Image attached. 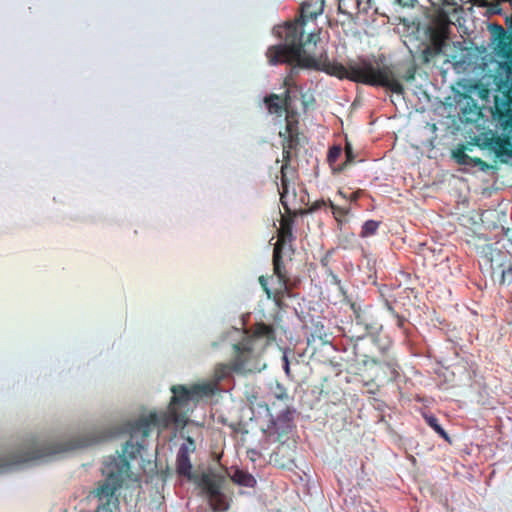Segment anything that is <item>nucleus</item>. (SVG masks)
<instances>
[{
  "mask_svg": "<svg viewBox=\"0 0 512 512\" xmlns=\"http://www.w3.org/2000/svg\"><path fill=\"white\" fill-rule=\"evenodd\" d=\"M332 280H333V283L336 284L341 291H343V288L341 286V280L338 278V276L336 275H332Z\"/></svg>",
  "mask_w": 512,
  "mask_h": 512,
  "instance_id": "29",
  "label": "nucleus"
},
{
  "mask_svg": "<svg viewBox=\"0 0 512 512\" xmlns=\"http://www.w3.org/2000/svg\"><path fill=\"white\" fill-rule=\"evenodd\" d=\"M384 306L385 308L387 309V311L392 315L394 316L397 312L395 311L393 305L388 301V300H385L384 302Z\"/></svg>",
  "mask_w": 512,
  "mask_h": 512,
  "instance_id": "26",
  "label": "nucleus"
},
{
  "mask_svg": "<svg viewBox=\"0 0 512 512\" xmlns=\"http://www.w3.org/2000/svg\"><path fill=\"white\" fill-rule=\"evenodd\" d=\"M351 308H352V310L354 311V313L356 314V320H357V322H358V321H359L360 316H359L358 310H357V308H356V304H355V303L351 304Z\"/></svg>",
  "mask_w": 512,
  "mask_h": 512,
  "instance_id": "30",
  "label": "nucleus"
},
{
  "mask_svg": "<svg viewBox=\"0 0 512 512\" xmlns=\"http://www.w3.org/2000/svg\"><path fill=\"white\" fill-rule=\"evenodd\" d=\"M324 0H306L301 6V16L295 22L278 25L273 28L274 35L280 39V43L270 46L266 51L270 65L292 64L303 58H307L308 66L321 70L340 79L346 78L356 83H362L373 87H382L392 93L402 95L404 87L397 79L392 65L386 63V57L382 54L361 56L357 60L349 61L347 65L331 63L325 52L317 59L310 55L309 45H316L319 39L314 32L308 34L303 41L304 25L306 20L315 19L322 14Z\"/></svg>",
  "mask_w": 512,
  "mask_h": 512,
  "instance_id": "1",
  "label": "nucleus"
},
{
  "mask_svg": "<svg viewBox=\"0 0 512 512\" xmlns=\"http://www.w3.org/2000/svg\"><path fill=\"white\" fill-rule=\"evenodd\" d=\"M273 340H275V329L264 322L257 323L251 331L231 327L222 333L218 340L213 341L211 346L213 349L231 347L235 354L232 364H217L212 380L201 384H214L216 393L222 390V386L233 385L234 373L245 374L262 371L266 364L263 362L261 354Z\"/></svg>",
  "mask_w": 512,
  "mask_h": 512,
  "instance_id": "2",
  "label": "nucleus"
},
{
  "mask_svg": "<svg viewBox=\"0 0 512 512\" xmlns=\"http://www.w3.org/2000/svg\"><path fill=\"white\" fill-rule=\"evenodd\" d=\"M424 419L429 427H431L442 439L451 443L452 440L445 429L440 425L438 418L434 414H424Z\"/></svg>",
  "mask_w": 512,
  "mask_h": 512,
  "instance_id": "13",
  "label": "nucleus"
},
{
  "mask_svg": "<svg viewBox=\"0 0 512 512\" xmlns=\"http://www.w3.org/2000/svg\"><path fill=\"white\" fill-rule=\"evenodd\" d=\"M497 28H498L501 32H504L503 27H501V26H497Z\"/></svg>",
  "mask_w": 512,
  "mask_h": 512,
  "instance_id": "36",
  "label": "nucleus"
},
{
  "mask_svg": "<svg viewBox=\"0 0 512 512\" xmlns=\"http://www.w3.org/2000/svg\"><path fill=\"white\" fill-rule=\"evenodd\" d=\"M300 68H301L300 66L291 67V69H290L291 75L296 74Z\"/></svg>",
  "mask_w": 512,
  "mask_h": 512,
  "instance_id": "31",
  "label": "nucleus"
},
{
  "mask_svg": "<svg viewBox=\"0 0 512 512\" xmlns=\"http://www.w3.org/2000/svg\"><path fill=\"white\" fill-rule=\"evenodd\" d=\"M248 455H259V452L255 449H250L248 450Z\"/></svg>",
  "mask_w": 512,
  "mask_h": 512,
  "instance_id": "33",
  "label": "nucleus"
},
{
  "mask_svg": "<svg viewBox=\"0 0 512 512\" xmlns=\"http://www.w3.org/2000/svg\"><path fill=\"white\" fill-rule=\"evenodd\" d=\"M417 0H411V2H416Z\"/></svg>",
  "mask_w": 512,
  "mask_h": 512,
  "instance_id": "37",
  "label": "nucleus"
},
{
  "mask_svg": "<svg viewBox=\"0 0 512 512\" xmlns=\"http://www.w3.org/2000/svg\"><path fill=\"white\" fill-rule=\"evenodd\" d=\"M172 397L167 410L150 413L157 428H168L172 424H186L194 406L202 399L215 394L214 384L197 383L191 387L174 385L171 387Z\"/></svg>",
  "mask_w": 512,
  "mask_h": 512,
  "instance_id": "4",
  "label": "nucleus"
},
{
  "mask_svg": "<svg viewBox=\"0 0 512 512\" xmlns=\"http://www.w3.org/2000/svg\"><path fill=\"white\" fill-rule=\"evenodd\" d=\"M282 367H283L285 373L287 375H289L290 374V362H289L288 355L286 352L282 356Z\"/></svg>",
  "mask_w": 512,
  "mask_h": 512,
  "instance_id": "24",
  "label": "nucleus"
},
{
  "mask_svg": "<svg viewBox=\"0 0 512 512\" xmlns=\"http://www.w3.org/2000/svg\"><path fill=\"white\" fill-rule=\"evenodd\" d=\"M338 9L343 14H349V12L346 10V1L345 0H339Z\"/></svg>",
  "mask_w": 512,
  "mask_h": 512,
  "instance_id": "27",
  "label": "nucleus"
},
{
  "mask_svg": "<svg viewBox=\"0 0 512 512\" xmlns=\"http://www.w3.org/2000/svg\"><path fill=\"white\" fill-rule=\"evenodd\" d=\"M229 477L238 486L254 488L257 485L256 478L248 471L239 467L232 468Z\"/></svg>",
  "mask_w": 512,
  "mask_h": 512,
  "instance_id": "10",
  "label": "nucleus"
},
{
  "mask_svg": "<svg viewBox=\"0 0 512 512\" xmlns=\"http://www.w3.org/2000/svg\"><path fill=\"white\" fill-rule=\"evenodd\" d=\"M202 489L206 494L207 498L219 496L222 491V482L218 479L204 476L202 478Z\"/></svg>",
  "mask_w": 512,
  "mask_h": 512,
  "instance_id": "12",
  "label": "nucleus"
},
{
  "mask_svg": "<svg viewBox=\"0 0 512 512\" xmlns=\"http://www.w3.org/2000/svg\"><path fill=\"white\" fill-rule=\"evenodd\" d=\"M327 206H329L333 210V213H335V210L337 209V207L331 201L326 202L323 199L315 201L311 206V211H318Z\"/></svg>",
  "mask_w": 512,
  "mask_h": 512,
  "instance_id": "20",
  "label": "nucleus"
},
{
  "mask_svg": "<svg viewBox=\"0 0 512 512\" xmlns=\"http://www.w3.org/2000/svg\"><path fill=\"white\" fill-rule=\"evenodd\" d=\"M295 414L296 409L291 406H287L286 409L279 412L277 416L270 414L267 427L268 437L272 441L276 442L279 441L282 436H286L291 433L295 427Z\"/></svg>",
  "mask_w": 512,
  "mask_h": 512,
  "instance_id": "8",
  "label": "nucleus"
},
{
  "mask_svg": "<svg viewBox=\"0 0 512 512\" xmlns=\"http://www.w3.org/2000/svg\"><path fill=\"white\" fill-rule=\"evenodd\" d=\"M342 153V148L339 145H333L329 148L327 154V161L330 165L336 163Z\"/></svg>",
  "mask_w": 512,
  "mask_h": 512,
  "instance_id": "18",
  "label": "nucleus"
},
{
  "mask_svg": "<svg viewBox=\"0 0 512 512\" xmlns=\"http://www.w3.org/2000/svg\"><path fill=\"white\" fill-rule=\"evenodd\" d=\"M281 202H282V205L287 209V205H286V203L284 201V197L283 196H281Z\"/></svg>",
  "mask_w": 512,
  "mask_h": 512,
  "instance_id": "34",
  "label": "nucleus"
},
{
  "mask_svg": "<svg viewBox=\"0 0 512 512\" xmlns=\"http://www.w3.org/2000/svg\"><path fill=\"white\" fill-rule=\"evenodd\" d=\"M264 103L270 113H277L281 109L279 97L276 94H270L264 98Z\"/></svg>",
  "mask_w": 512,
  "mask_h": 512,
  "instance_id": "17",
  "label": "nucleus"
},
{
  "mask_svg": "<svg viewBox=\"0 0 512 512\" xmlns=\"http://www.w3.org/2000/svg\"><path fill=\"white\" fill-rule=\"evenodd\" d=\"M506 60L500 64L498 88L501 96L495 97L494 118L501 129V136L493 138L491 144L501 162L512 164V46L501 48Z\"/></svg>",
  "mask_w": 512,
  "mask_h": 512,
  "instance_id": "3",
  "label": "nucleus"
},
{
  "mask_svg": "<svg viewBox=\"0 0 512 512\" xmlns=\"http://www.w3.org/2000/svg\"><path fill=\"white\" fill-rule=\"evenodd\" d=\"M103 479L92 491L98 501L96 512H115L119 510L118 492L130 475V464L124 457L109 456L103 463Z\"/></svg>",
  "mask_w": 512,
  "mask_h": 512,
  "instance_id": "5",
  "label": "nucleus"
},
{
  "mask_svg": "<svg viewBox=\"0 0 512 512\" xmlns=\"http://www.w3.org/2000/svg\"><path fill=\"white\" fill-rule=\"evenodd\" d=\"M157 427L150 415L143 416L131 424L130 439L123 447V455L127 461V457L135 459L146 445V438L150 435L152 428ZM116 456H120L117 454Z\"/></svg>",
  "mask_w": 512,
  "mask_h": 512,
  "instance_id": "6",
  "label": "nucleus"
},
{
  "mask_svg": "<svg viewBox=\"0 0 512 512\" xmlns=\"http://www.w3.org/2000/svg\"><path fill=\"white\" fill-rule=\"evenodd\" d=\"M452 157L457 164L466 168L478 167L480 170L484 171V167L486 166L485 162L481 159L470 157L462 148L454 150Z\"/></svg>",
  "mask_w": 512,
  "mask_h": 512,
  "instance_id": "11",
  "label": "nucleus"
},
{
  "mask_svg": "<svg viewBox=\"0 0 512 512\" xmlns=\"http://www.w3.org/2000/svg\"><path fill=\"white\" fill-rule=\"evenodd\" d=\"M380 224H381L380 221H376L373 219H369V220L365 221L361 226V231L359 233V236L361 238H368V237L374 236L377 233Z\"/></svg>",
  "mask_w": 512,
  "mask_h": 512,
  "instance_id": "15",
  "label": "nucleus"
},
{
  "mask_svg": "<svg viewBox=\"0 0 512 512\" xmlns=\"http://www.w3.org/2000/svg\"><path fill=\"white\" fill-rule=\"evenodd\" d=\"M285 85L290 86V80L289 79L285 80Z\"/></svg>",
  "mask_w": 512,
  "mask_h": 512,
  "instance_id": "35",
  "label": "nucleus"
},
{
  "mask_svg": "<svg viewBox=\"0 0 512 512\" xmlns=\"http://www.w3.org/2000/svg\"><path fill=\"white\" fill-rule=\"evenodd\" d=\"M277 389H278V391L275 392V397L278 400H288L289 396H288L286 390L284 389V387L281 386L280 384H278Z\"/></svg>",
  "mask_w": 512,
  "mask_h": 512,
  "instance_id": "23",
  "label": "nucleus"
},
{
  "mask_svg": "<svg viewBox=\"0 0 512 512\" xmlns=\"http://www.w3.org/2000/svg\"><path fill=\"white\" fill-rule=\"evenodd\" d=\"M181 437L185 439V442H183L181 445H185L188 448V451L194 452L196 449L195 440L190 436L184 437L181 435Z\"/></svg>",
  "mask_w": 512,
  "mask_h": 512,
  "instance_id": "22",
  "label": "nucleus"
},
{
  "mask_svg": "<svg viewBox=\"0 0 512 512\" xmlns=\"http://www.w3.org/2000/svg\"><path fill=\"white\" fill-rule=\"evenodd\" d=\"M393 317L396 319L397 327L400 328V329H403L404 328V324L407 321L406 318L404 316H401L398 313H396Z\"/></svg>",
  "mask_w": 512,
  "mask_h": 512,
  "instance_id": "25",
  "label": "nucleus"
},
{
  "mask_svg": "<svg viewBox=\"0 0 512 512\" xmlns=\"http://www.w3.org/2000/svg\"><path fill=\"white\" fill-rule=\"evenodd\" d=\"M500 282L501 284H510L512 282V267L502 270Z\"/></svg>",
  "mask_w": 512,
  "mask_h": 512,
  "instance_id": "21",
  "label": "nucleus"
},
{
  "mask_svg": "<svg viewBox=\"0 0 512 512\" xmlns=\"http://www.w3.org/2000/svg\"><path fill=\"white\" fill-rule=\"evenodd\" d=\"M190 453L185 445H180L176 456V471L179 476L191 479L192 477V463L190 460Z\"/></svg>",
  "mask_w": 512,
  "mask_h": 512,
  "instance_id": "9",
  "label": "nucleus"
},
{
  "mask_svg": "<svg viewBox=\"0 0 512 512\" xmlns=\"http://www.w3.org/2000/svg\"><path fill=\"white\" fill-rule=\"evenodd\" d=\"M415 70L408 69L404 75L405 80L410 81L414 79Z\"/></svg>",
  "mask_w": 512,
  "mask_h": 512,
  "instance_id": "28",
  "label": "nucleus"
},
{
  "mask_svg": "<svg viewBox=\"0 0 512 512\" xmlns=\"http://www.w3.org/2000/svg\"><path fill=\"white\" fill-rule=\"evenodd\" d=\"M355 6L358 10V13H368L372 8L371 2L372 0H354Z\"/></svg>",
  "mask_w": 512,
  "mask_h": 512,
  "instance_id": "19",
  "label": "nucleus"
},
{
  "mask_svg": "<svg viewBox=\"0 0 512 512\" xmlns=\"http://www.w3.org/2000/svg\"><path fill=\"white\" fill-rule=\"evenodd\" d=\"M33 462V439L14 448L0 450V474Z\"/></svg>",
  "mask_w": 512,
  "mask_h": 512,
  "instance_id": "7",
  "label": "nucleus"
},
{
  "mask_svg": "<svg viewBox=\"0 0 512 512\" xmlns=\"http://www.w3.org/2000/svg\"><path fill=\"white\" fill-rule=\"evenodd\" d=\"M259 281H260L261 285H262V286L267 290V288H266V280H265V278H264L263 276H261V277L259 278Z\"/></svg>",
  "mask_w": 512,
  "mask_h": 512,
  "instance_id": "32",
  "label": "nucleus"
},
{
  "mask_svg": "<svg viewBox=\"0 0 512 512\" xmlns=\"http://www.w3.org/2000/svg\"><path fill=\"white\" fill-rule=\"evenodd\" d=\"M273 266H274V273L278 277L279 281L283 284L286 283V276H285V265L282 261L281 255L274 251L273 254Z\"/></svg>",
  "mask_w": 512,
  "mask_h": 512,
  "instance_id": "16",
  "label": "nucleus"
},
{
  "mask_svg": "<svg viewBox=\"0 0 512 512\" xmlns=\"http://www.w3.org/2000/svg\"><path fill=\"white\" fill-rule=\"evenodd\" d=\"M208 502L213 512H227L230 508L229 500L223 492L219 496L209 498Z\"/></svg>",
  "mask_w": 512,
  "mask_h": 512,
  "instance_id": "14",
  "label": "nucleus"
}]
</instances>
